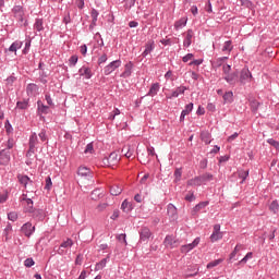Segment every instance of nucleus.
I'll list each match as a JSON object with an SVG mask.
<instances>
[{
    "instance_id": "cd10ccee",
    "label": "nucleus",
    "mask_w": 279,
    "mask_h": 279,
    "mask_svg": "<svg viewBox=\"0 0 279 279\" xmlns=\"http://www.w3.org/2000/svg\"><path fill=\"white\" fill-rule=\"evenodd\" d=\"M211 136H210V133L208 132H202L201 133V141H203V143H205V145H210L211 143Z\"/></svg>"
},
{
    "instance_id": "4468645a",
    "label": "nucleus",
    "mask_w": 279,
    "mask_h": 279,
    "mask_svg": "<svg viewBox=\"0 0 279 279\" xmlns=\"http://www.w3.org/2000/svg\"><path fill=\"white\" fill-rule=\"evenodd\" d=\"M160 90V83H154L148 93L146 94V97H156Z\"/></svg>"
},
{
    "instance_id": "20e7f679",
    "label": "nucleus",
    "mask_w": 279,
    "mask_h": 279,
    "mask_svg": "<svg viewBox=\"0 0 279 279\" xmlns=\"http://www.w3.org/2000/svg\"><path fill=\"white\" fill-rule=\"evenodd\" d=\"M21 232L24 234V236L29 239V236L36 232V227L33 226L32 222H26L21 227Z\"/></svg>"
},
{
    "instance_id": "5701e85b",
    "label": "nucleus",
    "mask_w": 279,
    "mask_h": 279,
    "mask_svg": "<svg viewBox=\"0 0 279 279\" xmlns=\"http://www.w3.org/2000/svg\"><path fill=\"white\" fill-rule=\"evenodd\" d=\"M186 90V86H180L175 90H173L169 97V99H173L175 97H180V95H184Z\"/></svg>"
},
{
    "instance_id": "423d86ee",
    "label": "nucleus",
    "mask_w": 279,
    "mask_h": 279,
    "mask_svg": "<svg viewBox=\"0 0 279 279\" xmlns=\"http://www.w3.org/2000/svg\"><path fill=\"white\" fill-rule=\"evenodd\" d=\"M119 66H121V60H114L110 62L107 66H105L104 74L110 75V73H114V71H117Z\"/></svg>"
},
{
    "instance_id": "37998d69",
    "label": "nucleus",
    "mask_w": 279,
    "mask_h": 279,
    "mask_svg": "<svg viewBox=\"0 0 279 279\" xmlns=\"http://www.w3.org/2000/svg\"><path fill=\"white\" fill-rule=\"evenodd\" d=\"M34 208V201L32 198L26 199V213H32Z\"/></svg>"
},
{
    "instance_id": "4be33fe9",
    "label": "nucleus",
    "mask_w": 279,
    "mask_h": 279,
    "mask_svg": "<svg viewBox=\"0 0 279 279\" xmlns=\"http://www.w3.org/2000/svg\"><path fill=\"white\" fill-rule=\"evenodd\" d=\"M99 16V12L96 9L92 10V23L89 25V29H95L97 27V19Z\"/></svg>"
},
{
    "instance_id": "bf43d9fd",
    "label": "nucleus",
    "mask_w": 279,
    "mask_h": 279,
    "mask_svg": "<svg viewBox=\"0 0 279 279\" xmlns=\"http://www.w3.org/2000/svg\"><path fill=\"white\" fill-rule=\"evenodd\" d=\"M77 60H80V58L76 54L72 56L69 60L70 66H75V64H77Z\"/></svg>"
},
{
    "instance_id": "864d4df0",
    "label": "nucleus",
    "mask_w": 279,
    "mask_h": 279,
    "mask_svg": "<svg viewBox=\"0 0 279 279\" xmlns=\"http://www.w3.org/2000/svg\"><path fill=\"white\" fill-rule=\"evenodd\" d=\"M124 3L126 10H131L136 4V0H124Z\"/></svg>"
},
{
    "instance_id": "39448f33",
    "label": "nucleus",
    "mask_w": 279,
    "mask_h": 279,
    "mask_svg": "<svg viewBox=\"0 0 279 279\" xmlns=\"http://www.w3.org/2000/svg\"><path fill=\"white\" fill-rule=\"evenodd\" d=\"M12 13L14 15V19H16V21H19V23H23L24 21V16H25V10L23 9L22 5H15L12 9Z\"/></svg>"
},
{
    "instance_id": "f8f14e48",
    "label": "nucleus",
    "mask_w": 279,
    "mask_h": 279,
    "mask_svg": "<svg viewBox=\"0 0 279 279\" xmlns=\"http://www.w3.org/2000/svg\"><path fill=\"white\" fill-rule=\"evenodd\" d=\"M38 90H39L38 85L34 83L28 84L26 87V93L28 97H36V95H38Z\"/></svg>"
},
{
    "instance_id": "aec40b11",
    "label": "nucleus",
    "mask_w": 279,
    "mask_h": 279,
    "mask_svg": "<svg viewBox=\"0 0 279 279\" xmlns=\"http://www.w3.org/2000/svg\"><path fill=\"white\" fill-rule=\"evenodd\" d=\"M81 76H85V80H90L93 77V71L90 68L83 66L78 70Z\"/></svg>"
},
{
    "instance_id": "a211bd4d",
    "label": "nucleus",
    "mask_w": 279,
    "mask_h": 279,
    "mask_svg": "<svg viewBox=\"0 0 279 279\" xmlns=\"http://www.w3.org/2000/svg\"><path fill=\"white\" fill-rule=\"evenodd\" d=\"M38 114H49V106L43 104L40 100L37 101Z\"/></svg>"
},
{
    "instance_id": "f704fd0d",
    "label": "nucleus",
    "mask_w": 279,
    "mask_h": 279,
    "mask_svg": "<svg viewBox=\"0 0 279 279\" xmlns=\"http://www.w3.org/2000/svg\"><path fill=\"white\" fill-rule=\"evenodd\" d=\"M182 27H186V17H182L174 23L175 29H182Z\"/></svg>"
},
{
    "instance_id": "2eb2a0df",
    "label": "nucleus",
    "mask_w": 279,
    "mask_h": 279,
    "mask_svg": "<svg viewBox=\"0 0 279 279\" xmlns=\"http://www.w3.org/2000/svg\"><path fill=\"white\" fill-rule=\"evenodd\" d=\"M66 247H73V240L70 238H68L66 241L61 243L58 250V254H64V250H66Z\"/></svg>"
},
{
    "instance_id": "0eeeda50",
    "label": "nucleus",
    "mask_w": 279,
    "mask_h": 279,
    "mask_svg": "<svg viewBox=\"0 0 279 279\" xmlns=\"http://www.w3.org/2000/svg\"><path fill=\"white\" fill-rule=\"evenodd\" d=\"M167 215L170 221H178V208L175 205L169 203L167 206Z\"/></svg>"
},
{
    "instance_id": "6e6d98bb",
    "label": "nucleus",
    "mask_w": 279,
    "mask_h": 279,
    "mask_svg": "<svg viewBox=\"0 0 279 279\" xmlns=\"http://www.w3.org/2000/svg\"><path fill=\"white\" fill-rule=\"evenodd\" d=\"M4 128H5L7 134H12V131H13L14 129L12 128V124L10 123V120H7V121H5Z\"/></svg>"
},
{
    "instance_id": "bb28decb",
    "label": "nucleus",
    "mask_w": 279,
    "mask_h": 279,
    "mask_svg": "<svg viewBox=\"0 0 279 279\" xmlns=\"http://www.w3.org/2000/svg\"><path fill=\"white\" fill-rule=\"evenodd\" d=\"M163 243L166 247H175V238L173 235H167Z\"/></svg>"
},
{
    "instance_id": "412c9836",
    "label": "nucleus",
    "mask_w": 279,
    "mask_h": 279,
    "mask_svg": "<svg viewBox=\"0 0 279 279\" xmlns=\"http://www.w3.org/2000/svg\"><path fill=\"white\" fill-rule=\"evenodd\" d=\"M132 69H134V63L130 61L124 65V72L122 73L121 77H130V75H132Z\"/></svg>"
},
{
    "instance_id": "1a4fd4ad",
    "label": "nucleus",
    "mask_w": 279,
    "mask_h": 279,
    "mask_svg": "<svg viewBox=\"0 0 279 279\" xmlns=\"http://www.w3.org/2000/svg\"><path fill=\"white\" fill-rule=\"evenodd\" d=\"M29 215H32L33 219H35V221H45V210L43 209H33L32 211H29Z\"/></svg>"
},
{
    "instance_id": "b1692460",
    "label": "nucleus",
    "mask_w": 279,
    "mask_h": 279,
    "mask_svg": "<svg viewBox=\"0 0 279 279\" xmlns=\"http://www.w3.org/2000/svg\"><path fill=\"white\" fill-rule=\"evenodd\" d=\"M223 104H232L234 101V93L227 92L222 95Z\"/></svg>"
},
{
    "instance_id": "774afa93",
    "label": "nucleus",
    "mask_w": 279,
    "mask_h": 279,
    "mask_svg": "<svg viewBox=\"0 0 279 279\" xmlns=\"http://www.w3.org/2000/svg\"><path fill=\"white\" fill-rule=\"evenodd\" d=\"M93 149H94L93 143H89L86 145L84 154H93Z\"/></svg>"
},
{
    "instance_id": "4d7b16f0",
    "label": "nucleus",
    "mask_w": 279,
    "mask_h": 279,
    "mask_svg": "<svg viewBox=\"0 0 279 279\" xmlns=\"http://www.w3.org/2000/svg\"><path fill=\"white\" fill-rule=\"evenodd\" d=\"M51 186H53V182H51V177H47L45 185L46 191H51Z\"/></svg>"
},
{
    "instance_id": "6ab92c4d",
    "label": "nucleus",
    "mask_w": 279,
    "mask_h": 279,
    "mask_svg": "<svg viewBox=\"0 0 279 279\" xmlns=\"http://www.w3.org/2000/svg\"><path fill=\"white\" fill-rule=\"evenodd\" d=\"M77 173L81 178H93V172L87 167H80Z\"/></svg>"
},
{
    "instance_id": "a18cd8bd",
    "label": "nucleus",
    "mask_w": 279,
    "mask_h": 279,
    "mask_svg": "<svg viewBox=\"0 0 279 279\" xmlns=\"http://www.w3.org/2000/svg\"><path fill=\"white\" fill-rule=\"evenodd\" d=\"M16 219H19V214L16 211H10L8 214L9 221H16Z\"/></svg>"
},
{
    "instance_id": "393cba45",
    "label": "nucleus",
    "mask_w": 279,
    "mask_h": 279,
    "mask_svg": "<svg viewBox=\"0 0 279 279\" xmlns=\"http://www.w3.org/2000/svg\"><path fill=\"white\" fill-rule=\"evenodd\" d=\"M198 178L201 180V184H206L207 182H213L214 180V175L208 172L202 175H198Z\"/></svg>"
},
{
    "instance_id": "dca6fc26",
    "label": "nucleus",
    "mask_w": 279,
    "mask_h": 279,
    "mask_svg": "<svg viewBox=\"0 0 279 279\" xmlns=\"http://www.w3.org/2000/svg\"><path fill=\"white\" fill-rule=\"evenodd\" d=\"M155 48L156 45L154 41H147L145 45V50L142 52V57L147 58V56H149V53L153 52Z\"/></svg>"
},
{
    "instance_id": "f257e3e1",
    "label": "nucleus",
    "mask_w": 279,
    "mask_h": 279,
    "mask_svg": "<svg viewBox=\"0 0 279 279\" xmlns=\"http://www.w3.org/2000/svg\"><path fill=\"white\" fill-rule=\"evenodd\" d=\"M138 234H140V241L138 243H149L150 239H154V233L151 232V229H149V227H141V229L138 230Z\"/></svg>"
},
{
    "instance_id": "6e6552de",
    "label": "nucleus",
    "mask_w": 279,
    "mask_h": 279,
    "mask_svg": "<svg viewBox=\"0 0 279 279\" xmlns=\"http://www.w3.org/2000/svg\"><path fill=\"white\" fill-rule=\"evenodd\" d=\"M117 162H119V154L114 151L104 159V165H109V167H114Z\"/></svg>"
},
{
    "instance_id": "72a5a7b5",
    "label": "nucleus",
    "mask_w": 279,
    "mask_h": 279,
    "mask_svg": "<svg viewBox=\"0 0 279 279\" xmlns=\"http://www.w3.org/2000/svg\"><path fill=\"white\" fill-rule=\"evenodd\" d=\"M121 209L124 211V213H130L133 207H132V203L128 202V199L123 201L122 205H121Z\"/></svg>"
},
{
    "instance_id": "0e129e2a",
    "label": "nucleus",
    "mask_w": 279,
    "mask_h": 279,
    "mask_svg": "<svg viewBox=\"0 0 279 279\" xmlns=\"http://www.w3.org/2000/svg\"><path fill=\"white\" fill-rule=\"evenodd\" d=\"M14 147V138H9L7 142V148L10 151V149H12Z\"/></svg>"
},
{
    "instance_id": "5fc2aeb1",
    "label": "nucleus",
    "mask_w": 279,
    "mask_h": 279,
    "mask_svg": "<svg viewBox=\"0 0 279 279\" xmlns=\"http://www.w3.org/2000/svg\"><path fill=\"white\" fill-rule=\"evenodd\" d=\"M183 114H191L193 112V102H190L185 106V109L182 110Z\"/></svg>"
},
{
    "instance_id": "49530a36",
    "label": "nucleus",
    "mask_w": 279,
    "mask_h": 279,
    "mask_svg": "<svg viewBox=\"0 0 279 279\" xmlns=\"http://www.w3.org/2000/svg\"><path fill=\"white\" fill-rule=\"evenodd\" d=\"M108 62V54L104 53L98 58V66H101V64H106Z\"/></svg>"
},
{
    "instance_id": "7c9ffc66",
    "label": "nucleus",
    "mask_w": 279,
    "mask_h": 279,
    "mask_svg": "<svg viewBox=\"0 0 279 279\" xmlns=\"http://www.w3.org/2000/svg\"><path fill=\"white\" fill-rule=\"evenodd\" d=\"M34 29H36V32H43V29H45L43 19H36Z\"/></svg>"
},
{
    "instance_id": "c9c22d12",
    "label": "nucleus",
    "mask_w": 279,
    "mask_h": 279,
    "mask_svg": "<svg viewBox=\"0 0 279 279\" xmlns=\"http://www.w3.org/2000/svg\"><path fill=\"white\" fill-rule=\"evenodd\" d=\"M228 60V57H220L218 59H216L214 62H213V66H215L216 69H219V66H222L223 65V62Z\"/></svg>"
},
{
    "instance_id": "ea45409f",
    "label": "nucleus",
    "mask_w": 279,
    "mask_h": 279,
    "mask_svg": "<svg viewBox=\"0 0 279 279\" xmlns=\"http://www.w3.org/2000/svg\"><path fill=\"white\" fill-rule=\"evenodd\" d=\"M17 178H19L20 184H23V186L27 187V184L29 183V177L19 175Z\"/></svg>"
},
{
    "instance_id": "e433bc0d",
    "label": "nucleus",
    "mask_w": 279,
    "mask_h": 279,
    "mask_svg": "<svg viewBox=\"0 0 279 279\" xmlns=\"http://www.w3.org/2000/svg\"><path fill=\"white\" fill-rule=\"evenodd\" d=\"M221 239H223V233L222 232H213V234L210 235L211 243H215V242H217Z\"/></svg>"
},
{
    "instance_id": "052dcab7",
    "label": "nucleus",
    "mask_w": 279,
    "mask_h": 279,
    "mask_svg": "<svg viewBox=\"0 0 279 279\" xmlns=\"http://www.w3.org/2000/svg\"><path fill=\"white\" fill-rule=\"evenodd\" d=\"M222 71H223L225 75H229V74H230V71H232V65H230V64H225V65L222 66Z\"/></svg>"
},
{
    "instance_id": "2f4dec72",
    "label": "nucleus",
    "mask_w": 279,
    "mask_h": 279,
    "mask_svg": "<svg viewBox=\"0 0 279 279\" xmlns=\"http://www.w3.org/2000/svg\"><path fill=\"white\" fill-rule=\"evenodd\" d=\"M17 110H27L29 108V100H23L16 102Z\"/></svg>"
},
{
    "instance_id": "8fccbe9b",
    "label": "nucleus",
    "mask_w": 279,
    "mask_h": 279,
    "mask_svg": "<svg viewBox=\"0 0 279 279\" xmlns=\"http://www.w3.org/2000/svg\"><path fill=\"white\" fill-rule=\"evenodd\" d=\"M267 143H268L269 145H271V147H275V149H277V151H279V142H278V141H276V140H274V138H269V140L267 141Z\"/></svg>"
},
{
    "instance_id": "3c124183",
    "label": "nucleus",
    "mask_w": 279,
    "mask_h": 279,
    "mask_svg": "<svg viewBox=\"0 0 279 279\" xmlns=\"http://www.w3.org/2000/svg\"><path fill=\"white\" fill-rule=\"evenodd\" d=\"M260 106V102L257 100H252L251 101V110L252 112H256L258 110V107Z\"/></svg>"
},
{
    "instance_id": "680f3d73",
    "label": "nucleus",
    "mask_w": 279,
    "mask_h": 279,
    "mask_svg": "<svg viewBox=\"0 0 279 279\" xmlns=\"http://www.w3.org/2000/svg\"><path fill=\"white\" fill-rule=\"evenodd\" d=\"M80 52L82 53V56L86 57V53H88V46H86V44L82 45L80 47Z\"/></svg>"
},
{
    "instance_id": "4c0bfd02",
    "label": "nucleus",
    "mask_w": 279,
    "mask_h": 279,
    "mask_svg": "<svg viewBox=\"0 0 279 279\" xmlns=\"http://www.w3.org/2000/svg\"><path fill=\"white\" fill-rule=\"evenodd\" d=\"M221 263H223L222 258L213 260V262L207 264V269H213V268L217 267L218 265H221Z\"/></svg>"
},
{
    "instance_id": "603ef678",
    "label": "nucleus",
    "mask_w": 279,
    "mask_h": 279,
    "mask_svg": "<svg viewBox=\"0 0 279 279\" xmlns=\"http://www.w3.org/2000/svg\"><path fill=\"white\" fill-rule=\"evenodd\" d=\"M199 241H201L199 238H196L192 243L186 244L189 246L190 251L195 250V247H197L199 245Z\"/></svg>"
},
{
    "instance_id": "58836bf2",
    "label": "nucleus",
    "mask_w": 279,
    "mask_h": 279,
    "mask_svg": "<svg viewBox=\"0 0 279 279\" xmlns=\"http://www.w3.org/2000/svg\"><path fill=\"white\" fill-rule=\"evenodd\" d=\"M233 47H232V40H227L225 41V45L222 47V51L226 52L228 51V53H230V51H232Z\"/></svg>"
},
{
    "instance_id": "338daca9",
    "label": "nucleus",
    "mask_w": 279,
    "mask_h": 279,
    "mask_svg": "<svg viewBox=\"0 0 279 279\" xmlns=\"http://www.w3.org/2000/svg\"><path fill=\"white\" fill-rule=\"evenodd\" d=\"M40 141H43V143H45V141H47V132L45 130H41L40 133L38 134Z\"/></svg>"
},
{
    "instance_id": "c756f323",
    "label": "nucleus",
    "mask_w": 279,
    "mask_h": 279,
    "mask_svg": "<svg viewBox=\"0 0 279 279\" xmlns=\"http://www.w3.org/2000/svg\"><path fill=\"white\" fill-rule=\"evenodd\" d=\"M110 193L113 196L121 195V193H123V187H121L119 185H112L110 187Z\"/></svg>"
},
{
    "instance_id": "13d9d810",
    "label": "nucleus",
    "mask_w": 279,
    "mask_h": 279,
    "mask_svg": "<svg viewBox=\"0 0 279 279\" xmlns=\"http://www.w3.org/2000/svg\"><path fill=\"white\" fill-rule=\"evenodd\" d=\"M24 265H25L26 267H34V265H36V262H34V258H26V259L24 260Z\"/></svg>"
},
{
    "instance_id": "e2e57ef3",
    "label": "nucleus",
    "mask_w": 279,
    "mask_h": 279,
    "mask_svg": "<svg viewBox=\"0 0 279 279\" xmlns=\"http://www.w3.org/2000/svg\"><path fill=\"white\" fill-rule=\"evenodd\" d=\"M174 178H175V182H180V179L182 178V170L181 169H177L174 171Z\"/></svg>"
},
{
    "instance_id": "473e14b6",
    "label": "nucleus",
    "mask_w": 279,
    "mask_h": 279,
    "mask_svg": "<svg viewBox=\"0 0 279 279\" xmlns=\"http://www.w3.org/2000/svg\"><path fill=\"white\" fill-rule=\"evenodd\" d=\"M250 175V171L248 170H240L238 172V177L240 178L241 184H243V182H245V180H247V177Z\"/></svg>"
},
{
    "instance_id": "7ed1b4c3",
    "label": "nucleus",
    "mask_w": 279,
    "mask_h": 279,
    "mask_svg": "<svg viewBox=\"0 0 279 279\" xmlns=\"http://www.w3.org/2000/svg\"><path fill=\"white\" fill-rule=\"evenodd\" d=\"M240 84L245 85L247 82H252V72L250 69L243 68L240 72Z\"/></svg>"
},
{
    "instance_id": "9b49d317",
    "label": "nucleus",
    "mask_w": 279,
    "mask_h": 279,
    "mask_svg": "<svg viewBox=\"0 0 279 279\" xmlns=\"http://www.w3.org/2000/svg\"><path fill=\"white\" fill-rule=\"evenodd\" d=\"M223 80H226V82L228 84H230L231 86H234V84H236V82H239V71H235L233 73H229L227 74Z\"/></svg>"
},
{
    "instance_id": "a19ab883",
    "label": "nucleus",
    "mask_w": 279,
    "mask_h": 279,
    "mask_svg": "<svg viewBox=\"0 0 279 279\" xmlns=\"http://www.w3.org/2000/svg\"><path fill=\"white\" fill-rule=\"evenodd\" d=\"M269 210H271V213H274L276 215V213H278L279 210V204L278 201H272L270 206H269Z\"/></svg>"
},
{
    "instance_id": "de8ad7c7",
    "label": "nucleus",
    "mask_w": 279,
    "mask_h": 279,
    "mask_svg": "<svg viewBox=\"0 0 279 279\" xmlns=\"http://www.w3.org/2000/svg\"><path fill=\"white\" fill-rule=\"evenodd\" d=\"M45 99H46L48 106H50V108H54L56 107V104H53V99L51 98L50 94H46L45 95Z\"/></svg>"
},
{
    "instance_id": "a878e982",
    "label": "nucleus",
    "mask_w": 279,
    "mask_h": 279,
    "mask_svg": "<svg viewBox=\"0 0 279 279\" xmlns=\"http://www.w3.org/2000/svg\"><path fill=\"white\" fill-rule=\"evenodd\" d=\"M21 47H23V41L21 40H15L10 47H9V51L16 53V51H19V49H21Z\"/></svg>"
},
{
    "instance_id": "ddd939ff",
    "label": "nucleus",
    "mask_w": 279,
    "mask_h": 279,
    "mask_svg": "<svg viewBox=\"0 0 279 279\" xmlns=\"http://www.w3.org/2000/svg\"><path fill=\"white\" fill-rule=\"evenodd\" d=\"M208 204H210V202H208V201L198 203V204L192 209V217H196V216H197V213H199V210H204V208H206V206H208Z\"/></svg>"
},
{
    "instance_id": "f03ea898",
    "label": "nucleus",
    "mask_w": 279,
    "mask_h": 279,
    "mask_svg": "<svg viewBox=\"0 0 279 279\" xmlns=\"http://www.w3.org/2000/svg\"><path fill=\"white\" fill-rule=\"evenodd\" d=\"M36 145H38V135L36 133H32L28 142V150L26 153V158H32L34 154H36Z\"/></svg>"
},
{
    "instance_id": "c85d7f7f",
    "label": "nucleus",
    "mask_w": 279,
    "mask_h": 279,
    "mask_svg": "<svg viewBox=\"0 0 279 279\" xmlns=\"http://www.w3.org/2000/svg\"><path fill=\"white\" fill-rule=\"evenodd\" d=\"M202 180L199 177H195L194 179H190L187 181V186H202Z\"/></svg>"
},
{
    "instance_id": "69168bd1",
    "label": "nucleus",
    "mask_w": 279,
    "mask_h": 279,
    "mask_svg": "<svg viewBox=\"0 0 279 279\" xmlns=\"http://www.w3.org/2000/svg\"><path fill=\"white\" fill-rule=\"evenodd\" d=\"M240 2L241 5H244V8H252V5H254L250 0H240Z\"/></svg>"
},
{
    "instance_id": "f3484780",
    "label": "nucleus",
    "mask_w": 279,
    "mask_h": 279,
    "mask_svg": "<svg viewBox=\"0 0 279 279\" xmlns=\"http://www.w3.org/2000/svg\"><path fill=\"white\" fill-rule=\"evenodd\" d=\"M193 36H194L193 29H187L186 36L183 40V47H186V48L191 47L193 43Z\"/></svg>"
},
{
    "instance_id": "09e8293b",
    "label": "nucleus",
    "mask_w": 279,
    "mask_h": 279,
    "mask_svg": "<svg viewBox=\"0 0 279 279\" xmlns=\"http://www.w3.org/2000/svg\"><path fill=\"white\" fill-rule=\"evenodd\" d=\"M253 253L248 252L240 262L239 265H245V263H247V260H250V258H252Z\"/></svg>"
},
{
    "instance_id": "9d476101",
    "label": "nucleus",
    "mask_w": 279,
    "mask_h": 279,
    "mask_svg": "<svg viewBox=\"0 0 279 279\" xmlns=\"http://www.w3.org/2000/svg\"><path fill=\"white\" fill-rule=\"evenodd\" d=\"M11 153L9 149H2L0 150V165L5 166L11 160Z\"/></svg>"
},
{
    "instance_id": "79ce46f5",
    "label": "nucleus",
    "mask_w": 279,
    "mask_h": 279,
    "mask_svg": "<svg viewBox=\"0 0 279 279\" xmlns=\"http://www.w3.org/2000/svg\"><path fill=\"white\" fill-rule=\"evenodd\" d=\"M241 250H243V245L236 244L233 252L230 254V260H232V258H234V256H236V253L241 252Z\"/></svg>"
},
{
    "instance_id": "c03bdc74",
    "label": "nucleus",
    "mask_w": 279,
    "mask_h": 279,
    "mask_svg": "<svg viewBox=\"0 0 279 279\" xmlns=\"http://www.w3.org/2000/svg\"><path fill=\"white\" fill-rule=\"evenodd\" d=\"M107 263H108V258H102L99 263L96 264V269L97 270L104 269Z\"/></svg>"
}]
</instances>
